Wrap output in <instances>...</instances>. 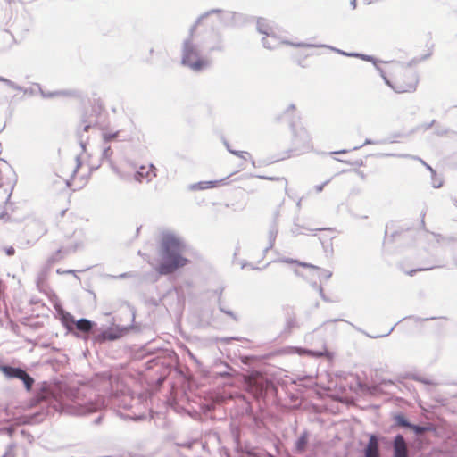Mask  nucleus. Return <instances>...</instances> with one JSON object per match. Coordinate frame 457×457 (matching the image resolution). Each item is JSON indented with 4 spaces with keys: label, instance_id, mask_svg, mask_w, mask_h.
<instances>
[{
    "label": "nucleus",
    "instance_id": "0e129e2a",
    "mask_svg": "<svg viewBox=\"0 0 457 457\" xmlns=\"http://www.w3.org/2000/svg\"><path fill=\"white\" fill-rule=\"evenodd\" d=\"M353 164L356 165V166H361L363 164V162L362 160H356L354 162H353Z\"/></svg>",
    "mask_w": 457,
    "mask_h": 457
},
{
    "label": "nucleus",
    "instance_id": "c03bdc74",
    "mask_svg": "<svg viewBox=\"0 0 457 457\" xmlns=\"http://www.w3.org/2000/svg\"><path fill=\"white\" fill-rule=\"evenodd\" d=\"M379 143H380L379 141H373L371 139L367 138L362 145H358V146H354L353 148V150H358V149L361 148L363 145H373V144H379Z\"/></svg>",
    "mask_w": 457,
    "mask_h": 457
},
{
    "label": "nucleus",
    "instance_id": "9b49d317",
    "mask_svg": "<svg viewBox=\"0 0 457 457\" xmlns=\"http://www.w3.org/2000/svg\"><path fill=\"white\" fill-rule=\"evenodd\" d=\"M390 446L393 452L392 457H411L408 443L402 434L393 437Z\"/></svg>",
    "mask_w": 457,
    "mask_h": 457
},
{
    "label": "nucleus",
    "instance_id": "39448f33",
    "mask_svg": "<svg viewBox=\"0 0 457 457\" xmlns=\"http://www.w3.org/2000/svg\"><path fill=\"white\" fill-rule=\"evenodd\" d=\"M129 307L132 312V323L135 321L136 311L133 307ZM135 328L134 324L129 326L114 325L113 327H108L105 329L101 330L95 336V341L104 343L105 341H115Z\"/></svg>",
    "mask_w": 457,
    "mask_h": 457
},
{
    "label": "nucleus",
    "instance_id": "c756f323",
    "mask_svg": "<svg viewBox=\"0 0 457 457\" xmlns=\"http://www.w3.org/2000/svg\"><path fill=\"white\" fill-rule=\"evenodd\" d=\"M409 430L412 431L415 435H421L423 432L428 430L426 426L411 423Z\"/></svg>",
    "mask_w": 457,
    "mask_h": 457
},
{
    "label": "nucleus",
    "instance_id": "680f3d73",
    "mask_svg": "<svg viewBox=\"0 0 457 457\" xmlns=\"http://www.w3.org/2000/svg\"><path fill=\"white\" fill-rule=\"evenodd\" d=\"M335 51L337 52L340 54L346 55V56H350L349 54H351V53L344 52V51L339 50V49H335Z\"/></svg>",
    "mask_w": 457,
    "mask_h": 457
},
{
    "label": "nucleus",
    "instance_id": "e433bc0d",
    "mask_svg": "<svg viewBox=\"0 0 457 457\" xmlns=\"http://www.w3.org/2000/svg\"><path fill=\"white\" fill-rule=\"evenodd\" d=\"M253 422L254 423V425L257 427V428H262L264 424L262 419L259 416H257L256 414H254L253 412H251V418H250Z\"/></svg>",
    "mask_w": 457,
    "mask_h": 457
},
{
    "label": "nucleus",
    "instance_id": "4468645a",
    "mask_svg": "<svg viewBox=\"0 0 457 457\" xmlns=\"http://www.w3.org/2000/svg\"><path fill=\"white\" fill-rule=\"evenodd\" d=\"M97 324L86 318L77 320L74 328L81 333H90L96 330Z\"/></svg>",
    "mask_w": 457,
    "mask_h": 457
},
{
    "label": "nucleus",
    "instance_id": "a19ab883",
    "mask_svg": "<svg viewBox=\"0 0 457 457\" xmlns=\"http://www.w3.org/2000/svg\"><path fill=\"white\" fill-rule=\"evenodd\" d=\"M431 179H432V187L434 188H439L443 186V180L441 179H438L436 177V174L435 176H433L431 174Z\"/></svg>",
    "mask_w": 457,
    "mask_h": 457
},
{
    "label": "nucleus",
    "instance_id": "7ed1b4c3",
    "mask_svg": "<svg viewBox=\"0 0 457 457\" xmlns=\"http://www.w3.org/2000/svg\"><path fill=\"white\" fill-rule=\"evenodd\" d=\"M181 64L194 72H202L212 65L210 57L203 56L199 46L190 39H184L181 45Z\"/></svg>",
    "mask_w": 457,
    "mask_h": 457
},
{
    "label": "nucleus",
    "instance_id": "f8f14e48",
    "mask_svg": "<svg viewBox=\"0 0 457 457\" xmlns=\"http://www.w3.org/2000/svg\"><path fill=\"white\" fill-rule=\"evenodd\" d=\"M376 440V435L370 434L368 443L362 449L361 457H382L380 448Z\"/></svg>",
    "mask_w": 457,
    "mask_h": 457
},
{
    "label": "nucleus",
    "instance_id": "13d9d810",
    "mask_svg": "<svg viewBox=\"0 0 457 457\" xmlns=\"http://www.w3.org/2000/svg\"><path fill=\"white\" fill-rule=\"evenodd\" d=\"M376 70L379 72V75L381 76V78H383L386 74L383 71L382 68H380L378 64L377 65H374Z\"/></svg>",
    "mask_w": 457,
    "mask_h": 457
},
{
    "label": "nucleus",
    "instance_id": "6ab92c4d",
    "mask_svg": "<svg viewBox=\"0 0 457 457\" xmlns=\"http://www.w3.org/2000/svg\"><path fill=\"white\" fill-rule=\"evenodd\" d=\"M308 440H309V432L307 430H304L301 436L298 437V439L295 441V452L298 453H302L305 452L307 445H308Z\"/></svg>",
    "mask_w": 457,
    "mask_h": 457
},
{
    "label": "nucleus",
    "instance_id": "0eeeda50",
    "mask_svg": "<svg viewBox=\"0 0 457 457\" xmlns=\"http://www.w3.org/2000/svg\"><path fill=\"white\" fill-rule=\"evenodd\" d=\"M262 43L263 47L273 50L279 47L282 44L292 46L295 47H314L315 46L312 44H307L303 42H291L278 37L273 30L269 33L267 36L262 38Z\"/></svg>",
    "mask_w": 457,
    "mask_h": 457
},
{
    "label": "nucleus",
    "instance_id": "dca6fc26",
    "mask_svg": "<svg viewBox=\"0 0 457 457\" xmlns=\"http://www.w3.org/2000/svg\"><path fill=\"white\" fill-rule=\"evenodd\" d=\"M392 420L393 424L391 428L393 429L395 428H403L409 430V428L411 426V421L408 420V418L402 412H396L392 414Z\"/></svg>",
    "mask_w": 457,
    "mask_h": 457
},
{
    "label": "nucleus",
    "instance_id": "3c124183",
    "mask_svg": "<svg viewBox=\"0 0 457 457\" xmlns=\"http://www.w3.org/2000/svg\"><path fill=\"white\" fill-rule=\"evenodd\" d=\"M412 319L414 320L415 321H419V320H435L436 318L435 317H430V318H425V319H420L419 317H414V316H410V317H406L405 319Z\"/></svg>",
    "mask_w": 457,
    "mask_h": 457
},
{
    "label": "nucleus",
    "instance_id": "a211bd4d",
    "mask_svg": "<svg viewBox=\"0 0 457 457\" xmlns=\"http://www.w3.org/2000/svg\"><path fill=\"white\" fill-rule=\"evenodd\" d=\"M78 248V245H75L74 246H71V247H68L64 250L62 249H58L56 252H54L48 259H47V264L48 265H52L57 262H59L61 259L63 258V254H69L71 253H74L76 252Z\"/></svg>",
    "mask_w": 457,
    "mask_h": 457
},
{
    "label": "nucleus",
    "instance_id": "9d476101",
    "mask_svg": "<svg viewBox=\"0 0 457 457\" xmlns=\"http://www.w3.org/2000/svg\"><path fill=\"white\" fill-rule=\"evenodd\" d=\"M219 21L225 28H235L244 24L245 17L242 13L224 10L219 16Z\"/></svg>",
    "mask_w": 457,
    "mask_h": 457
},
{
    "label": "nucleus",
    "instance_id": "20e7f679",
    "mask_svg": "<svg viewBox=\"0 0 457 457\" xmlns=\"http://www.w3.org/2000/svg\"><path fill=\"white\" fill-rule=\"evenodd\" d=\"M200 46L210 57L212 54H222L226 51V41L223 33L217 28H211L204 32Z\"/></svg>",
    "mask_w": 457,
    "mask_h": 457
},
{
    "label": "nucleus",
    "instance_id": "6e6552de",
    "mask_svg": "<svg viewBox=\"0 0 457 457\" xmlns=\"http://www.w3.org/2000/svg\"><path fill=\"white\" fill-rule=\"evenodd\" d=\"M96 124V118L93 114H84L82 116L80 125L77 129V137L83 152L86 151V145L88 140V136H86L85 134Z\"/></svg>",
    "mask_w": 457,
    "mask_h": 457
},
{
    "label": "nucleus",
    "instance_id": "49530a36",
    "mask_svg": "<svg viewBox=\"0 0 457 457\" xmlns=\"http://www.w3.org/2000/svg\"><path fill=\"white\" fill-rule=\"evenodd\" d=\"M329 181H330V179H328L324 183L315 186V187H314L315 191L317 193H320L323 190L324 187L329 183Z\"/></svg>",
    "mask_w": 457,
    "mask_h": 457
},
{
    "label": "nucleus",
    "instance_id": "f03ea898",
    "mask_svg": "<svg viewBox=\"0 0 457 457\" xmlns=\"http://www.w3.org/2000/svg\"><path fill=\"white\" fill-rule=\"evenodd\" d=\"M187 245L182 237L173 232H163L160 243V262L156 271L160 275H170L185 267L189 260L183 256Z\"/></svg>",
    "mask_w": 457,
    "mask_h": 457
},
{
    "label": "nucleus",
    "instance_id": "a878e982",
    "mask_svg": "<svg viewBox=\"0 0 457 457\" xmlns=\"http://www.w3.org/2000/svg\"><path fill=\"white\" fill-rule=\"evenodd\" d=\"M349 55L352 57L360 58L363 61L370 62L373 63V65H377V63L381 62V61H378L372 55H368V54H360V53H351Z\"/></svg>",
    "mask_w": 457,
    "mask_h": 457
},
{
    "label": "nucleus",
    "instance_id": "cd10ccee",
    "mask_svg": "<svg viewBox=\"0 0 457 457\" xmlns=\"http://www.w3.org/2000/svg\"><path fill=\"white\" fill-rule=\"evenodd\" d=\"M318 272V276L320 279L328 280L332 277V272L330 270L321 269L318 267V269H312Z\"/></svg>",
    "mask_w": 457,
    "mask_h": 457
},
{
    "label": "nucleus",
    "instance_id": "e2e57ef3",
    "mask_svg": "<svg viewBox=\"0 0 457 457\" xmlns=\"http://www.w3.org/2000/svg\"><path fill=\"white\" fill-rule=\"evenodd\" d=\"M437 242H440L442 236L440 234L432 233Z\"/></svg>",
    "mask_w": 457,
    "mask_h": 457
},
{
    "label": "nucleus",
    "instance_id": "5fc2aeb1",
    "mask_svg": "<svg viewBox=\"0 0 457 457\" xmlns=\"http://www.w3.org/2000/svg\"><path fill=\"white\" fill-rule=\"evenodd\" d=\"M295 319L290 318L287 320V327L289 328H293L295 326Z\"/></svg>",
    "mask_w": 457,
    "mask_h": 457
},
{
    "label": "nucleus",
    "instance_id": "de8ad7c7",
    "mask_svg": "<svg viewBox=\"0 0 457 457\" xmlns=\"http://www.w3.org/2000/svg\"><path fill=\"white\" fill-rule=\"evenodd\" d=\"M223 11L224 10H222V9H211L205 12L208 13V17L212 14H217L219 17L220 15V13L223 12Z\"/></svg>",
    "mask_w": 457,
    "mask_h": 457
},
{
    "label": "nucleus",
    "instance_id": "ea45409f",
    "mask_svg": "<svg viewBox=\"0 0 457 457\" xmlns=\"http://www.w3.org/2000/svg\"><path fill=\"white\" fill-rule=\"evenodd\" d=\"M450 131H451V129L448 128L436 126L435 134L442 137V136L447 135Z\"/></svg>",
    "mask_w": 457,
    "mask_h": 457
},
{
    "label": "nucleus",
    "instance_id": "09e8293b",
    "mask_svg": "<svg viewBox=\"0 0 457 457\" xmlns=\"http://www.w3.org/2000/svg\"><path fill=\"white\" fill-rule=\"evenodd\" d=\"M4 252L8 256H12L15 253V249L12 246H8L4 248Z\"/></svg>",
    "mask_w": 457,
    "mask_h": 457
},
{
    "label": "nucleus",
    "instance_id": "7c9ffc66",
    "mask_svg": "<svg viewBox=\"0 0 457 457\" xmlns=\"http://www.w3.org/2000/svg\"><path fill=\"white\" fill-rule=\"evenodd\" d=\"M112 154H113V151L111 148V146H104L102 151L101 160L102 161L106 160L110 162V164H112V162L111 157H112Z\"/></svg>",
    "mask_w": 457,
    "mask_h": 457
},
{
    "label": "nucleus",
    "instance_id": "5701e85b",
    "mask_svg": "<svg viewBox=\"0 0 457 457\" xmlns=\"http://www.w3.org/2000/svg\"><path fill=\"white\" fill-rule=\"evenodd\" d=\"M19 379L22 381L23 386L28 392H30L32 390L35 379L26 370L23 372L21 378Z\"/></svg>",
    "mask_w": 457,
    "mask_h": 457
},
{
    "label": "nucleus",
    "instance_id": "ddd939ff",
    "mask_svg": "<svg viewBox=\"0 0 457 457\" xmlns=\"http://www.w3.org/2000/svg\"><path fill=\"white\" fill-rule=\"evenodd\" d=\"M279 215V212L278 210H277L275 212H274V220H273V222L272 224L270 225V229H269V233H268V241H269V245L268 246L264 249V253H266L269 250H270L273 246H274V244H275V241H276V237H277V235H278V217Z\"/></svg>",
    "mask_w": 457,
    "mask_h": 457
},
{
    "label": "nucleus",
    "instance_id": "2f4dec72",
    "mask_svg": "<svg viewBox=\"0 0 457 457\" xmlns=\"http://www.w3.org/2000/svg\"><path fill=\"white\" fill-rule=\"evenodd\" d=\"M400 157H410V158H412V159H416V160H419L430 172L433 176L436 175V171L435 170H433V168L428 165V163H426L423 160H421L420 158L419 157H416V156H411V155H409V154H400L399 155Z\"/></svg>",
    "mask_w": 457,
    "mask_h": 457
},
{
    "label": "nucleus",
    "instance_id": "473e14b6",
    "mask_svg": "<svg viewBox=\"0 0 457 457\" xmlns=\"http://www.w3.org/2000/svg\"><path fill=\"white\" fill-rule=\"evenodd\" d=\"M376 439H377L376 442L379 447H380V445H384L385 446L391 448L390 443L392 440H389L387 437L376 435Z\"/></svg>",
    "mask_w": 457,
    "mask_h": 457
},
{
    "label": "nucleus",
    "instance_id": "4be33fe9",
    "mask_svg": "<svg viewBox=\"0 0 457 457\" xmlns=\"http://www.w3.org/2000/svg\"><path fill=\"white\" fill-rule=\"evenodd\" d=\"M145 167L141 166L138 170H137L134 174L135 180L138 182H142L144 179H146L147 182L152 180V176L150 175V171H145Z\"/></svg>",
    "mask_w": 457,
    "mask_h": 457
},
{
    "label": "nucleus",
    "instance_id": "2eb2a0df",
    "mask_svg": "<svg viewBox=\"0 0 457 457\" xmlns=\"http://www.w3.org/2000/svg\"><path fill=\"white\" fill-rule=\"evenodd\" d=\"M0 371L7 378H21L24 369L21 367H14L8 364L0 365Z\"/></svg>",
    "mask_w": 457,
    "mask_h": 457
},
{
    "label": "nucleus",
    "instance_id": "f704fd0d",
    "mask_svg": "<svg viewBox=\"0 0 457 457\" xmlns=\"http://www.w3.org/2000/svg\"><path fill=\"white\" fill-rule=\"evenodd\" d=\"M37 87H38V90H39V93L41 95L42 97L44 98H53V97H55V96H58V93L57 91H53V92H45L39 84H37Z\"/></svg>",
    "mask_w": 457,
    "mask_h": 457
},
{
    "label": "nucleus",
    "instance_id": "69168bd1",
    "mask_svg": "<svg viewBox=\"0 0 457 457\" xmlns=\"http://www.w3.org/2000/svg\"><path fill=\"white\" fill-rule=\"evenodd\" d=\"M347 152H348V150L343 149V150H340V151L332 152L331 154H345Z\"/></svg>",
    "mask_w": 457,
    "mask_h": 457
},
{
    "label": "nucleus",
    "instance_id": "1a4fd4ad",
    "mask_svg": "<svg viewBox=\"0 0 457 457\" xmlns=\"http://www.w3.org/2000/svg\"><path fill=\"white\" fill-rule=\"evenodd\" d=\"M406 77L408 78V82H398L395 85H393L392 82L386 78L385 75L382 79L385 83L389 86L396 93H405V92H412L416 89L419 78L415 71H408L406 72Z\"/></svg>",
    "mask_w": 457,
    "mask_h": 457
},
{
    "label": "nucleus",
    "instance_id": "aec40b11",
    "mask_svg": "<svg viewBox=\"0 0 457 457\" xmlns=\"http://www.w3.org/2000/svg\"><path fill=\"white\" fill-rule=\"evenodd\" d=\"M60 320L62 323V325L69 330H71L72 329V327L74 328L75 327V322L77 321L74 318V316L66 312V311H62L60 313Z\"/></svg>",
    "mask_w": 457,
    "mask_h": 457
},
{
    "label": "nucleus",
    "instance_id": "393cba45",
    "mask_svg": "<svg viewBox=\"0 0 457 457\" xmlns=\"http://www.w3.org/2000/svg\"><path fill=\"white\" fill-rule=\"evenodd\" d=\"M257 30L260 34L267 36L272 31V29L269 26L264 19H259L257 21Z\"/></svg>",
    "mask_w": 457,
    "mask_h": 457
},
{
    "label": "nucleus",
    "instance_id": "bf43d9fd",
    "mask_svg": "<svg viewBox=\"0 0 457 457\" xmlns=\"http://www.w3.org/2000/svg\"><path fill=\"white\" fill-rule=\"evenodd\" d=\"M295 109V106L294 104H291L288 105V107L286 109L285 113H287L291 111H294Z\"/></svg>",
    "mask_w": 457,
    "mask_h": 457
},
{
    "label": "nucleus",
    "instance_id": "37998d69",
    "mask_svg": "<svg viewBox=\"0 0 457 457\" xmlns=\"http://www.w3.org/2000/svg\"><path fill=\"white\" fill-rule=\"evenodd\" d=\"M196 29H197V26H196V25H195V24H193V25L189 28V29H188V35H187V37L185 39H190V40L194 41V35H195V33Z\"/></svg>",
    "mask_w": 457,
    "mask_h": 457
},
{
    "label": "nucleus",
    "instance_id": "052dcab7",
    "mask_svg": "<svg viewBox=\"0 0 457 457\" xmlns=\"http://www.w3.org/2000/svg\"><path fill=\"white\" fill-rule=\"evenodd\" d=\"M259 178H261V179H267V180H276V179H278L277 178H274V177H267V176H259Z\"/></svg>",
    "mask_w": 457,
    "mask_h": 457
},
{
    "label": "nucleus",
    "instance_id": "6e6d98bb",
    "mask_svg": "<svg viewBox=\"0 0 457 457\" xmlns=\"http://www.w3.org/2000/svg\"><path fill=\"white\" fill-rule=\"evenodd\" d=\"M147 171H150V174L153 173L154 177H156V167L153 164H150L149 169Z\"/></svg>",
    "mask_w": 457,
    "mask_h": 457
},
{
    "label": "nucleus",
    "instance_id": "58836bf2",
    "mask_svg": "<svg viewBox=\"0 0 457 457\" xmlns=\"http://www.w3.org/2000/svg\"><path fill=\"white\" fill-rule=\"evenodd\" d=\"M228 152L236 156H238L244 160H246V156H250V154L245 151H237L233 149H228Z\"/></svg>",
    "mask_w": 457,
    "mask_h": 457
},
{
    "label": "nucleus",
    "instance_id": "bb28decb",
    "mask_svg": "<svg viewBox=\"0 0 457 457\" xmlns=\"http://www.w3.org/2000/svg\"><path fill=\"white\" fill-rule=\"evenodd\" d=\"M224 370L217 372V376L224 378H233V369L228 364H223Z\"/></svg>",
    "mask_w": 457,
    "mask_h": 457
},
{
    "label": "nucleus",
    "instance_id": "774afa93",
    "mask_svg": "<svg viewBox=\"0 0 457 457\" xmlns=\"http://www.w3.org/2000/svg\"><path fill=\"white\" fill-rule=\"evenodd\" d=\"M350 5L352 6L353 9H355L356 8V0H351Z\"/></svg>",
    "mask_w": 457,
    "mask_h": 457
},
{
    "label": "nucleus",
    "instance_id": "864d4df0",
    "mask_svg": "<svg viewBox=\"0 0 457 457\" xmlns=\"http://www.w3.org/2000/svg\"><path fill=\"white\" fill-rule=\"evenodd\" d=\"M76 162H77V166H76L75 170H73V176L76 174V172L78 171V169L81 165V161H80V156L79 155L76 156Z\"/></svg>",
    "mask_w": 457,
    "mask_h": 457
},
{
    "label": "nucleus",
    "instance_id": "338daca9",
    "mask_svg": "<svg viewBox=\"0 0 457 457\" xmlns=\"http://www.w3.org/2000/svg\"><path fill=\"white\" fill-rule=\"evenodd\" d=\"M251 412H253V409H252V407H248V408L246 409V414H247V416H248L249 418H251Z\"/></svg>",
    "mask_w": 457,
    "mask_h": 457
},
{
    "label": "nucleus",
    "instance_id": "79ce46f5",
    "mask_svg": "<svg viewBox=\"0 0 457 457\" xmlns=\"http://www.w3.org/2000/svg\"><path fill=\"white\" fill-rule=\"evenodd\" d=\"M436 266H432V267H422V268H418V269H414V270H411L409 271H407L406 273L409 275V276H413L414 274H416L418 271H424V270H430L434 268H436Z\"/></svg>",
    "mask_w": 457,
    "mask_h": 457
},
{
    "label": "nucleus",
    "instance_id": "8fccbe9b",
    "mask_svg": "<svg viewBox=\"0 0 457 457\" xmlns=\"http://www.w3.org/2000/svg\"><path fill=\"white\" fill-rule=\"evenodd\" d=\"M131 277H132V274L130 272H125L119 276H112V278H131Z\"/></svg>",
    "mask_w": 457,
    "mask_h": 457
},
{
    "label": "nucleus",
    "instance_id": "412c9836",
    "mask_svg": "<svg viewBox=\"0 0 457 457\" xmlns=\"http://www.w3.org/2000/svg\"><path fill=\"white\" fill-rule=\"evenodd\" d=\"M0 82H3L4 83L6 86H8L9 87L14 89V90H18V91H21V92H24L25 94L29 93L30 95H34L35 94V91L33 89H28V88H24L23 87L21 86H19L18 84H16L15 82L12 81L11 79H6L4 77H2L0 76Z\"/></svg>",
    "mask_w": 457,
    "mask_h": 457
},
{
    "label": "nucleus",
    "instance_id": "f257e3e1",
    "mask_svg": "<svg viewBox=\"0 0 457 457\" xmlns=\"http://www.w3.org/2000/svg\"><path fill=\"white\" fill-rule=\"evenodd\" d=\"M35 403L46 402L61 412L73 416H85L105 408V400L97 396L94 400H87L81 389L65 387L58 392L49 391L42 387L34 398Z\"/></svg>",
    "mask_w": 457,
    "mask_h": 457
},
{
    "label": "nucleus",
    "instance_id": "c9c22d12",
    "mask_svg": "<svg viewBox=\"0 0 457 457\" xmlns=\"http://www.w3.org/2000/svg\"><path fill=\"white\" fill-rule=\"evenodd\" d=\"M219 309L221 312L230 316L234 320H237V315L230 310H227L225 309L221 304H220V297L219 298Z\"/></svg>",
    "mask_w": 457,
    "mask_h": 457
},
{
    "label": "nucleus",
    "instance_id": "603ef678",
    "mask_svg": "<svg viewBox=\"0 0 457 457\" xmlns=\"http://www.w3.org/2000/svg\"><path fill=\"white\" fill-rule=\"evenodd\" d=\"M319 293H320V297L322 298L323 301L325 302H329L330 300L325 295L324 292H323V288L321 287H319Z\"/></svg>",
    "mask_w": 457,
    "mask_h": 457
},
{
    "label": "nucleus",
    "instance_id": "b1692460",
    "mask_svg": "<svg viewBox=\"0 0 457 457\" xmlns=\"http://www.w3.org/2000/svg\"><path fill=\"white\" fill-rule=\"evenodd\" d=\"M280 262H285V263H295L298 266H301L303 268H308V269H318V266H316V265H313L312 263L305 262H301V261L292 259V258H283L280 260Z\"/></svg>",
    "mask_w": 457,
    "mask_h": 457
},
{
    "label": "nucleus",
    "instance_id": "72a5a7b5",
    "mask_svg": "<svg viewBox=\"0 0 457 457\" xmlns=\"http://www.w3.org/2000/svg\"><path fill=\"white\" fill-rule=\"evenodd\" d=\"M57 93H58V96H72V97L79 96V93L76 90H71V89L57 90Z\"/></svg>",
    "mask_w": 457,
    "mask_h": 457
},
{
    "label": "nucleus",
    "instance_id": "4d7b16f0",
    "mask_svg": "<svg viewBox=\"0 0 457 457\" xmlns=\"http://www.w3.org/2000/svg\"><path fill=\"white\" fill-rule=\"evenodd\" d=\"M103 420V416L99 415L96 419L94 420L93 424L94 425H100Z\"/></svg>",
    "mask_w": 457,
    "mask_h": 457
},
{
    "label": "nucleus",
    "instance_id": "c85d7f7f",
    "mask_svg": "<svg viewBox=\"0 0 457 457\" xmlns=\"http://www.w3.org/2000/svg\"><path fill=\"white\" fill-rule=\"evenodd\" d=\"M120 135V131L117 130L115 132H104L103 133V139H104V144H107L109 142H112L113 140H115Z\"/></svg>",
    "mask_w": 457,
    "mask_h": 457
},
{
    "label": "nucleus",
    "instance_id": "f3484780",
    "mask_svg": "<svg viewBox=\"0 0 457 457\" xmlns=\"http://www.w3.org/2000/svg\"><path fill=\"white\" fill-rule=\"evenodd\" d=\"M226 180V178L220 180L200 181L197 183L190 184L188 189L190 191L204 190L208 188L216 187L220 183Z\"/></svg>",
    "mask_w": 457,
    "mask_h": 457
},
{
    "label": "nucleus",
    "instance_id": "423d86ee",
    "mask_svg": "<svg viewBox=\"0 0 457 457\" xmlns=\"http://www.w3.org/2000/svg\"><path fill=\"white\" fill-rule=\"evenodd\" d=\"M290 128L293 132L292 144L294 150L299 153H304L312 149L311 137L303 126H296L294 122H290Z\"/></svg>",
    "mask_w": 457,
    "mask_h": 457
},
{
    "label": "nucleus",
    "instance_id": "4c0bfd02",
    "mask_svg": "<svg viewBox=\"0 0 457 457\" xmlns=\"http://www.w3.org/2000/svg\"><path fill=\"white\" fill-rule=\"evenodd\" d=\"M436 124V120H433L432 121L428 122V123H423V124H420L419 126H417L415 129H412V133L417 131L418 129H424V130H428L432 126H434Z\"/></svg>",
    "mask_w": 457,
    "mask_h": 457
},
{
    "label": "nucleus",
    "instance_id": "a18cd8bd",
    "mask_svg": "<svg viewBox=\"0 0 457 457\" xmlns=\"http://www.w3.org/2000/svg\"><path fill=\"white\" fill-rule=\"evenodd\" d=\"M208 17V13L204 12L202 13L195 21V25L197 27L202 23V21Z\"/></svg>",
    "mask_w": 457,
    "mask_h": 457
}]
</instances>
